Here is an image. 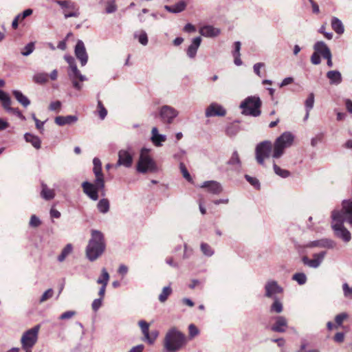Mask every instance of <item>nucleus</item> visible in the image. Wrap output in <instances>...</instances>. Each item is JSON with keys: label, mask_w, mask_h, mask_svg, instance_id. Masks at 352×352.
I'll return each instance as SVG.
<instances>
[{"label": "nucleus", "mask_w": 352, "mask_h": 352, "mask_svg": "<svg viewBox=\"0 0 352 352\" xmlns=\"http://www.w3.org/2000/svg\"><path fill=\"white\" fill-rule=\"evenodd\" d=\"M335 245L336 243L333 241L329 239H321L319 240L309 242L305 245V247L309 248L318 247L332 249L335 247Z\"/></svg>", "instance_id": "obj_18"}, {"label": "nucleus", "mask_w": 352, "mask_h": 352, "mask_svg": "<svg viewBox=\"0 0 352 352\" xmlns=\"http://www.w3.org/2000/svg\"><path fill=\"white\" fill-rule=\"evenodd\" d=\"M264 63H256L254 64V67H253V69H254V72H255V74L256 75H258V76H261V69L262 67H264Z\"/></svg>", "instance_id": "obj_62"}, {"label": "nucleus", "mask_w": 352, "mask_h": 352, "mask_svg": "<svg viewBox=\"0 0 352 352\" xmlns=\"http://www.w3.org/2000/svg\"><path fill=\"white\" fill-rule=\"evenodd\" d=\"M12 94L16 100L24 107H27L30 104V100L23 94V93L18 90H14Z\"/></svg>", "instance_id": "obj_29"}, {"label": "nucleus", "mask_w": 352, "mask_h": 352, "mask_svg": "<svg viewBox=\"0 0 352 352\" xmlns=\"http://www.w3.org/2000/svg\"><path fill=\"white\" fill-rule=\"evenodd\" d=\"M118 155V162L114 165V167L116 168H118L120 166H123L126 168H129L132 166L133 156L129 151L122 149L119 151Z\"/></svg>", "instance_id": "obj_13"}, {"label": "nucleus", "mask_w": 352, "mask_h": 352, "mask_svg": "<svg viewBox=\"0 0 352 352\" xmlns=\"http://www.w3.org/2000/svg\"><path fill=\"white\" fill-rule=\"evenodd\" d=\"M69 78L71 79L73 86L75 89L77 90H80L82 89V85L76 80L77 78L79 79L78 76L74 75L73 76L69 77Z\"/></svg>", "instance_id": "obj_58"}, {"label": "nucleus", "mask_w": 352, "mask_h": 352, "mask_svg": "<svg viewBox=\"0 0 352 352\" xmlns=\"http://www.w3.org/2000/svg\"><path fill=\"white\" fill-rule=\"evenodd\" d=\"M261 100L259 97L251 96L243 100L240 104L242 113L245 116L258 117L261 115Z\"/></svg>", "instance_id": "obj_6"}, {"label": "nucleus", "mask_w": 352, "mask_h": 352, "mask_svg": "<svg viewBox=\"0 0 352 352\" xmlns=\"http://www.w3.org/2000/svg\"><path fill=\"white\" fill-rule=\"evenodd\" d=\"M56 3L63 10L65 18L78 17L80 14L74 3L69 0H57Z\"/></svg>", "instance_id": "obj_9"}, {"label": "nucleus", "mask_w": 352, "mask_h": 352, "mask_svg": "<svg viewBox=\"0 0 352 352\" xmlns=\"http://www.w3.org/2000/svg\"><path fill=\"white\" fill-rule=\"evenodd\" d=\"M34 50V43L33 42L29 43L21 50V54L24 56L30 55Z\"/></svg>", "instance_id": "obj_44"}, {"label": "nucleus", "mask_w": 352, "mask_h": 352, "mask_svg": "<svg viewBox=\"0 0 352 352\" xmlns=\"http://www.w3.org/2000/svg\"><path fill=\"white\" fill-rule=\"evenodd\" d=\"M61 107V102L58 100H56L55 102H52L50 103V106H49V109L50 111H58L60 109Z\"/></svg>", "instance_id": "obj_60"}, {"label": "nucleus", "mask_w": 352, "mask_h": 352, "mask_svg": "<svg viewBox=\"0 0 352 352\" xmlns=\"http://www.w3.org/2000/svg\"><path fill=\"white\" fill-rule=\"evenodd\" d=\"M292 279L296 281L300 285H302L306 283L307 278L305 274L299 272L294 274L292 276Z\"/></svg>", "instance_id": "obj_42"}, {"label": "nucleus", "mask_w": 352, "mask_h": 352, "mask_svg": "<svg viewBox=\"0 0 352 352\" xmlns=\"http://www.w3.org/2000/svg\"><path fill=\"white\" fill-rule=\"evenodd\" d=\"M274 321L271 330L274 332L283 333L287 327V320L283 316H277L272 318Z\"/></svg>", "instance_id": "obj_17"}, {"label": "nucleus", "mask_w": 352, "mask_h": 352, "mask_svg": "<svg viewBox=\"0 0 352 352\" xmlns=\"http://www.w3.org/2000/svg\"><path fill=\"white\" fill-rule=\"evenodd\" d=\"M327 77L331 85H338L342 81L341 73L337 70H331L327 73Z\"/></svg>", "instance_id": "obj_26"}, {"label": "nucleus", "mask_w": 352, "mask_h": 352, "mask_svg": "<svg viewBox=\"0 0 352 352\" xmlns=\"http://www.w3.org/2000/svg\"><path fill=\"white\" fill-rule=\"evenodd\" d=\"M134 37L138 38L139 43L142 45H146L148 44V36L145 31L142 30L139 32H135Z\"/></svg>", "instance_id": "obj_39"}, {"label": "nucleus", "mask_w": 352, "mask_h": 352, "mask_svg": "<svg viewBox=\"0 0 352 352\" xmlns=\"http://www.w3.org/2000/svg\"><path fill=\"white\" fill-rule=\"evenodd\" d=\"M343 294L346 298L352 299V287H350L348 283H344L342 285Z\"/></svg>", "instance_id": "obj_46"}, {"label": "nucleus", "mask_w": 352, "mask_h": 352, "mask_svg": "<svg viewBox=\"0 0 352 352\" xmlns=\"http://www.w3.org/2000/svg\"><path fill=\"white\" fill-rule=\"evenodd\" d=\"M93 164H94V168L93 171L95 175V177L97 178V183L100 185V186H102V179H104V175L102 173V164L100 160L95 157L93 160Z\"/></svg>", "instance_id": "obj_20"}, {"label": "nucleus", "mask_w": 352, "mask_h": 352, "mask_svg": "<svg viewBox=\"0 0 352 352\" xmlns=\"http://www.w3.org/2000/svg\"><path fill=\"white\" fill-rule=\"evenodd\" d=\"M144 349V346L143 344H138L132 347L129 352H142Z\"/></svg>", "instance_id": "obj_64"}, {"label": "nucleus", "mask_w": 352, "mask_h": 352, "mask_svg": "<svg viewBox=\"0 0 352 352\" xmlns=\"http://www.w3.org/2000/svg\"><path fill=\"white\" fill-rule=\"evenodd\" d=\"M78 120V118L76 116H57L55 118V123L59 126H63L65 124H71L76 122Z\"/></svg>", "instance_id": "obj_27"}, {"label": "nucleus", "mask_w": 352, "mask_h": 352, "mask_svg": "<svg viewBox=\"0 0 352 352\" xmlns=\"http://www.w3.org/2000/svg\"><path fill=\"white\" fill-rule=\"evenodd\" d=\"M41 197L43 199L46 201H50L53 199L56 196L55 190L53 188H50L44 182H41Z\"/></svg>", "instance_id": "obj_22"}, {"label": "nucleus", "mask_w": 352, "mask_h": 352, "mask_svg": "<svg viewBox=\"0 0 352 352\" xmlns=\"http://www.w3.org/2000/svg\"><path fill=\"white\" fill-rule=\"evenodd\" d=\"M117 10V7L114 3V1H109L107 3V6L106 7V12L108 14L113 13L116 12Z\"/></svg>", "instance_id": "obj_56"}, {"label": "nucleus", "mask_w": 352, "mask_h": 352, "mask_svg": "<svg viewBox=\"0 0 352 352\" xmlns=\"http://www.w3.org/2000/svg\"><path fill=\"white\" fill-rule=\"evenodd\" d=\"M138 324L144 336V338L146 337H148L149 324L144 320H140Z\"/></svg>", "instance_id": "obj_45"}, {"label": "nucleus", "mask_w": 352, "mask_h": 352, "mask_svg": "<svg viewBox=\"0 0 352 352\" xmlns=\"http://www.w3.org/2000/svg\"><path fill=\"white\" fill-rule=\"evenodd\" d=\"M245 178L254 188L257 189L260 188V182L256 177H253L248 175H245Z\"/></svg>", "instance_id": "obj_50"}, {"label": "nucleus", "mask_w": 352, "mask_h": 352, "mask_svg": "<svg viewBox=\"0 0 352 352\" xmlns=\"http://www.w3.org/2000/svg\"><path fill=\"white\" fill-rule=\"evenodd\" d=\"M199 33L205 37H215L220 34V30L212 25H204L200 28Z\"/></svg>", "instance_id": "obj_24"}, {"label": "nucleus", "mask_w": 352, "mask_h": 352, "mask_svg": "<svg viewBox=\"0 0 352 352\" xmlns=\"http://www.w3.org/2000/svg\"><path fill=\"white\" fill-rule=\"evenodd\" d=\"M109 208L110 204L107 199H100L97 204L98 210L102 214L107 213L109 210Z\"/></svg>", "instance_id": "obj_34"}, {"label": "nucleus", "mask_w": 352, "mask_h": 352, "mask_svg": "<svg viewBox=\"0 0 352 352\" xmlns=\"http://www.w3.org/2000/svg\"><path fill=\"white\" fill-rule=\"evenodd\" d=\"M40 224V219L36 215H32L30 221V226L36 228L38 227Z\"/></svg>", "instance_id": "obj_59"}, {"label": "nucleus", "mask_w": 352, "mask_h": 352, "mask_svg": "<svg viewBox=\"0 0 352 352\" xmlns=\"http://www.w3.org/2000/svg\"><path fill=\"white\" fill-rule=\"evenodd\" d=\"M24 138L27 142H30L36 149L41 148V140L38 136L27 133L24 135Z\"/></svg>", "instance_id": "obj_31"}, {"label": "nucleus", "mask_w": 352, "mask_h": 352, "mask_svg": "<svg viewBox=\"0 0 352 352\" xmlns=\"http://www.w3.org/2000/svg\"><path fill=\"white\" fill-rule=\"evenodd\" d=\"M76 314H77V312L76 311H74V310L67 311L63 313L62 314H60L58 317V319L60 320H69L72 318H73L74 316H75Z\"/></svg>", "instance_id": "obj_48"}, {"label": "nucleus", "mask_w": 352, "mask_h": 352, "mask_svg": "<svg viewBox=\"0 0 352 352\" xmlns=\"http://www.w3.org/2000/svg\"><path fill=\"white\" fill-rule=\"evenodd\" d=\"M274 302L270 307L271 313L280 314L283 311V305L278 298L273 299Z\"/></svg>", "instance_id": "obj_33"}, {"label": "nucleus", "mask_w": 352, "mask_h": 352, "mask_svg": "<svg viewBox=\"0 0 352 352\" xmlns=\"http://www.w3.org/2000/svg\"><path fill=\"white\" fill-rule=\"evenodd\" d=\"M348 318V314L346 313H341L340 314H338L335 317V321L338 325H341L343 322V321Z\"/></svg>", "instance_id": "obj_54"}, {"label": "nucleus", "mask_w": 352, "mask_h": 352, "mask_svg": "<svg viewBox=\"0 0 352 352\" xmlns=\"http://www.w3.org/2000/svg\"><path fill=\"white\" fill-rule=\"evenodd\" d=\"M98 113H99L100 118L102 120L104 119V118L106 117V116L107 114V111L103 106L102 102L100 100L98 101Z\"/></svg>", "instance_id": "obj_51"}, {"label": "nucleus", "mask_w": 352, "mask_h": 352, "mask_svg": "<svg viewBox=\"0 0 352 352\" xmlns=\"http://www.w3.org/2000/svg\"><path fill=\"white\" fill-rule=\"evenodd\" d=\"M344 334L342 332L337 333L333 338L334 341L338 343L342 342L344 341Z\"/></svg>", "instance_id": "obj_63"}, {"label": "nucleus", "mask_w": 352, "mask_h": 352, "mask_svg": "<svg viewBox=\"0 0 352 352\" xmlns=\"http://www.w3.org/2000/svg\"><path fill=\"white\" fill-rule=\"evenodd\" d=\"M102 298H97L95 299L91 304V308L94 311H97L100 307L102 306Z\"/></svg>", "instance_id": "obj_55"}, {"label": "nucleus", "mask_w": 352, "mask_h": 352, "mask_svg": "<svg viewBox=\"0 0 352 352\" xmlns=\"http://www.w3.org/2000/svg\"><path fill=\"white\" fill-rule=\"evenodd\" d=\"M159 333L157 331H153L148 333V337H146L144 340H146L149 344H153L158 337Z\"/></svg>", "instance_id": "obj_49"}, {"label": "nucleus", "mask_w": 352, "mask_h": 352, "mask_svg": "<svg viewBox=\"0 0 352 352\" xmlns=\"http://www.w3.org/2000/svg\"><path fill=\"white\" fill-rule=\"evenodd\" d=\"M327 252L325 251L320 252V253L314 254L313 258L316 259V261H320V263H321L326 255Z\"/></svg>", "instance_id": "obj_61"}, {"label": "nucleus", "mask_w": 352, "mask_h": 352, "mask_svg": "<svg viewBox=\"0 0 352 352\" xmlns=\"http://www.w3.org/2000/svg\"><path fill=\"white\" fill-rule=\"evenodd\" d=\"M73 250L72 245L70 243L67 244L65 248L63 249L60 254L58 256V261L59 262H63L65 261L66 257L69 256Z\"/></svg>", "instance_id": "obj_35"}, {"label": "nucleus", "mask_w": 352, "mask_h": 352, "mask_svg": "<svg viewBox=\"0 0 352 352\" xmlns=\"http://www.w3.org/2000/svg\"><path fill=\"white\" fill-rule=\"evenodd\" d=\"M186 5L184 1H180L173 6H165L164 8L169 12L179 13L186 9Z\"/></svg>", "instance_id": "obj_28"}, {"label": "nucleus", "mask_w": 352, "mask_h": 352, "mask_svg": "<svg viewBox=\"0 0 352 352\" xmlns=\"http://www.w3.org/2000/svg\"><path fill=\"white\" fill-rule=\"evenodd\" d=\"M332 29L338 34H342L344 32V28L342 22L337 17L333 16L331 19Z\"/></svg>", "instance_id": "obj_30"}, {"label": "nucleus", "mask_w": 352, "mask_h": 352, "mask_svg": "<svg viewBox=\"0 0 352 352\" xmlns=\"http://www.w3.org/2000/svg\"><path fill=\"white\" fill-rule=\"evenodd\" d=\"M264 289L265 296L272 299L278 298L277 295L282 294L283 292V287L278 285L277 281L274 280L267 281Z\"/></svg>", "instance_id": "obj_10"}, {"label": "nucleus", "mask_w": 352, "mask_h": 352, "mask_svg": "<svg viewBox=\"0 0 352 352\" xmlns=\"http://www.w3.org/2000/svg\"><path fill=\"white\" fill-rule=\"evenodd\" d=\"M150 149L142 148L137 164V170L141 173H155L158 170L155 160L149 155Z\"/></svg>", "instance_id": "obj_5"}, {"label": "nucleus", "mask_w": 352, "mask_h": 352, "mask_svg": "<svg viewBox=\"0 0 352 352\" xmlns=\"http://www.w3.org/2000/svg\"><path fill=\"white\" fill-rule=\"evenodd\" d=\"M105 244L103 234L98 230L91 232V238L86 248V256L90 261L98 259L104 252Z\"/></svg>", "instance_id": "obj_3"}, {"label": "nucleus", "mask_w": 352, "mask_h": 352, "mask_svg": "<svg viewBox=\"0 0 352 352\" xmlns=\"http://www.w3.org/2000/svg\"><path fill=\"white\" fill-rule=\"evenodd\" d=\"M82 188L85 195H87L91 199L96 201L98 199V192L103 190L104 188V179H102V186L97 183V178L96 177L94 184H91L89 182H84L82 184Z\"/></svg>", "instance_id": "obj_8"}, {"label": "nucleus", "mask_w": 352, "mask_h": 352, "mask_svg": "<svg viewBox=\"0 0 352 352\" xmlns=\"http://www.w3.org/2000/svg\"><path fill=\"white\" fill-rule=\"evenodd\" d=\"M314 104V94L313 93H311L309 94L307 98L306 99L305 102V107L306 111H310Z\"/></svg>", "instance_id": "obj_43"}, {"label": "nucleus", "mask_w": 352, "mask_h": 352, "mask_svg": "<svg viewBox=\"0 0 352 352\" xmlns=\"http://www.w3.org/2000/svg\"><path fill=\"white\" fill-rule=\"evenodd\" d=\"M179 115V111L169 105H163L160 109V116L162 122L171 124Z\"/></svg>", "instance_id": "obj_12"}, {"label": "nucleus", "mask_w": 352, "mask_h": 352, "mask_svg": "<svg viewBox=\"0 0 352 352\" xmlns=\"http://www.w3.org/2000/svg\"><path fill=\"white\" fill-rule=\"evenodd\" d=\"M311 62L313 65H319L321 63L320 56L318 54L314 52L311 56Z\"/></svg>", "instance_id": "obj_57"}, {"label": "nucleus", "mask_w": 352, "mask_h": 352, "mask_svg": "<svg viewBox=\"0 0 352 352\" xmlns=\"http://www.w3.org/2000/svg\"><path fill=\"white\" fill-rule=\"evenodd\" d=\"M0 101L2 102L3 107L9 113L16 115L22 120H25V117L22 114L18 108H12L11 105V100L8 94L0 90Z\"/></svg>", "instance_id": "obj_11"}, {"label": "nucleus", "mask_w": 352, "mask_h": 352, "mask_svg": "<svg viewBox=\"0 0 352 352\" xmlns=\"http://www.w3.org/2000/svg\"><path fill=\"white\" fill-rule=\"evenodd\" d=\"M179 168H180V170L183 175V177L187 179L188 181H190L191 180V176L190 175V173H188L186 166L184 165V164L183 162H180L179 164Z\"/></svg>", "instance_id": "obj_53"}, {"label": "nucleus", "mask_w": 352, "mask_h": 352, "mask_svg": "<svg viewBox=\"0 0 352 352\" xmlns=\"http://www.w3.org/2000/svg\"><path fill=\"white\" fill-rule=\"evenodd\" d=\"M273 168L274 173L282 178H287L289 177L290 173L287 170L283 169L279 167L275 162L273 164Z\"/></svg>", "instance_id": "obj_37"}, {"label": "nucleus", "mask_w": 352, "mask_h": 352, "mask_svg": "<svg viewBox=\"0 0 352 352\" xmlns=\"http://www.w3.org/2000/svg\"><path fill=\"white\" fill-rule=\"evenodd\" d=\"M40 325H36L32 329L25 331L21 337V342L22 347L26 352H32L31 349L38 340V334Z\"/></svg>", "instance_id": "obj_7"}, {"label": "nucleus", "mask_w": 352, "mask_h": 352, "mask_svg": "<svg viewBox=\"0 0 352 352\" xmlns=\"http://www.w3.org/2000/svg\"><path fill=\"white\" fill-rule=\"evenodd\" d=\"M53 294H54L53 289H48L41 296L39 302L41 303H42V302H45V301L47 300L48 299H50V298L52 297Z\"/></svg>", "instance_id": "obj_52"}, {"label": "nucleus", "mask_w": 352, "mask_h": 352, "mask_svg": "<svg viewBox=\"0 0 352 352\" xmlns=\"http://www.w3.org/2000/svg\"><path fill=\"white\" fill-rule=\"evenodd\" d=\"M185 343V337L176 328H171L166 334L163 345L165 352H176Z\"/></svg>", "instance_id": "obj_4"}, {"label": "nucleus", "mask_w": 352, "mask_h": 352, "mask_svg": "<svg viewBox=\"0 0 352 352\" xmlns=\"http://www.w3.org/2000/svg\"><path fill=\"white\" fill-rule=\"evenodd\" d=\"M333 219L332 228L335 234L345 242L351 240V233L343 226L344 222L352 225V200H344L341 210H334L331 215Z\"/></svg>", "instance_id": "obj_2"}, {"label": "nucleus", "mask_w": 352, "mask_h": 352, "mask_svg": "<svg viewBox=\"0 0 352 352\" xmlns=\"http://www.w3.org/2000/svg\"><path fill=\"white\" fill-rule=\"evenodd\" d=\"M226 114V109L219 104L211 103L206 109L205 115L207 118L214 116H224Z\"/></svg>", "instance_id": "obj_16"}, {"label": "nucleus", "mask_w": 352, "mask_h": 352, "mask_svg": "<svg viewBox=\"0 0 352 352\" xmlns=\"http://www.w3.org/2000/svg\"><path fill=\"white\" fill-rule=\"evenodd\" d=\"M200 187L207 188L208 192L214 195H218L222 191L221 184L216 181L205 182L200 186Z\"/></svg>", "instance_id": "obj_19"}, {"label": "nucleus", "mask_w": 352, "mask_h": 352, "mask_svg": "<svg viewBox=\"0 0 352 352\" xmlns=\"http://www.w3.org/2000/svg\"><path fill=\"white\" fill-rule=\"evenodd\" d=\"M66 62L69 64L70 71L68 72L69 77H72L74 75L78 76L79 80L81 82L85 81L87 80V77L82 74H81L80 72L77 68L75 60L74 57L69 55H66L64 57Z\"/></svg>", "instance_id": "obj_15"}, {"label": "nucleus", "mask_w": 352, "mask_h": 352, "mask_svg": "<svg viewBox=\"0 0 352 352\" xmlns=\"http://www.w3.org/2000/svg\"><path fill=\"white\" fill-rule=\"evenodd\" d=\"M151 140L155 146H161L162 143L166 140V136L160 134L157 128L153 127L151 130Z\"/></svg>", "instance_id": "obj_23"}, {"label": "nucleus", "mask_w": 352, "mask_h": 352, "mask_svg": "<svg viewBox=\"0 0 352 352\" xmlns=\"http://www.w3.org/2000/svg\"><path fill=\"white\" fill-rule=\"evenodd\" d=\"M47 80L48 75L46 73H38L33 76V80L38 84H44Z\"/></svg>", "instance_id": "obj_41"}, {"label": "nucleus", "mask_w": 352, "mask_h": 352, "mask_svg": "<svg viewBox=\"0 0 352 352\" xmlns=\"http://www.w3.org/2000/svg\"><path fill=\"white\" fill-rule=\"evenodd\" d=\"M314 50L323 58L331 54L330 49L324 41H317L314 45Z\"/></svg>", "instance_id": "obj_21"}, {"label": "nucleus", "mask_w": 352, "mask_h": 352, "mask_svg": "<svg viewBox=\"0 0 352 352\" xmlns=\"http://www.w3.org/2000/svg\"><path fill=\"white\" fill-rule=\"evenodd\" d=\"M201 250L205 256H211L214 254V251L211 247L205 243L201 244Z\"/></svg>", "instance_id": "obj_47"}, {"label": "nucleus", "mask_w": 352, "mask_h": 352, "mask_svg": "<svg viewBox=\"0 0 352 352\" xmlns=\"http://www.w3.org/2000/svg\"><path fill=\"white\" fill-rule=\"evenodd\" d=\"M228 164L229 165L233 166L234 170H239V168H241V163L237 151H235L232 153V155L229 161L228 162Z\"/></svg>", "instance_id": "obj_32"}, {"label": "nucleus", "mask_w": 352, "mask_h": 352, "mask_svg": "<svg viewBox=\"0 0 352 352\" xmlns=\"http://www.w3.org/2000/svg\"><path fill=\"white\" fill-rule=\"evenodd\" d=\"M75 56L80 60L81 66H85L88 61V54L86 51L84 43L81 40H78L75 46Z\"/></svg>", "instance_id": "obj_14"}, {"label": "nucleus", "mask_w": 352, "mask_h": 352, "mask_svg": "<svg viewBox=\"0 0 352 352\" xmlns=\"http://www.w3.org/2000/svg\"><path fill=\"white\" fill-rule=\"evenodd\" d=\"M171 293L172 289L170 286L164 287L162 289L161 294L159 295V300L161 302H164L167 300L168 297L171 294Z\"/></svg>", "instance_id": "obj_40"}, {"label": "nucleus", "mask_w": 352, "mask_h": 352, "mask_svg": "<svg viewBox=\"0 0 352 352\" xmlns=\"http://www.w3.org/2000/svg\"><path fill=\"white\" fill-rule=\"evenodd\" d=\"M294 140L293 134L286 131L276 139L274 144L267 140L259 143L255 150L256 162L264 165L265 159L271 155L274 159H279L284 154L285 150L292 145Z\"/></svg>", "instance_id": "obj_1"}, {"label": "nucleus", "mask_w": 352, "mask_h": 352, "mask_svg": "<svg viewBox=\"0 0 352 352\" xmlns=\"http://www.w3.org/2000/svg\"><path fill=\"white\" fill-rule=\"evenodd\" d=\"M302 263L311 268H317L318 267L321 263H320V261H316V259H309L307 256H305L302 258Z\"/></svg>", "instance_id": "obj_38"}, {"label": "nucleus", "mask_w": 352, "mask_h": 352, "mask_svg": "<svg viewBox=\"0 0 352 352\" xmlns=\"http://www.w3.org/2000/svg\"><path fill=\"white\" fill-rule=\"evenodd\" d=\"M109 274L105 268H102L101 270V275L97 279V283L102 285H107L109 280Z\"/></svg>", "instance_id": "obj_36"}, {"label": "nucleus", "mask_w": 352, "mask_h": 352, "mask_svg": "<svg viewBox=\"0 0 352 352\" xmlns=\"http://www.w3.org/2000/svg\"><path fill=\"white\" fill-rule=\"evenodd\" d=\"M201 42L200 36L195 37L192 39V43L187 49V55L190 58H194L197 54L198 48L199 47Z\"/></svg>", "instance_id": "obj_25"}]
</instances>
